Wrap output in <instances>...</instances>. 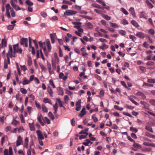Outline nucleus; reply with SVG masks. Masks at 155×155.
I'll list each match as a JSON object with an SVG mask.
<instances>
[{"mask_svg": "<svg viewBox=\"0 0 155 155\" xmlns=\"http://www.w3.org/2000/svg\"><path fill=\"white\" fill-rule=\"evenodd\" d=\"M104 94V91L103 90H101L100 92V96L97 95V97H103Z\"/></svg>", "mask_w": 155, "mask_h": 155, "instance_id": "obj_56", "label": "nucleus"}, {"mask_svg": "<svg viewBox=\"0 0 155 155\" xmlns=\"http://www.w3.org/2000/svg\"><path fill=\"white\" fill-rule=\"evenodd\" d=\"M50 37L51 39V42L53 44L54 43V40L53 37V35L52 34H50Z\"/></svg>", "mask_w": 155, "mask_h": 155, "instance_id": "obj_53", "label": "nucleus"}, {"mask_svg": "<svg viewBox=\"0 0 155 155\" xmlns=\"http://www.w3.org/2000/svg\"><path fill=\"white\" fill-rule=\"evenodd\" d=\"M119 33L120 34L123 35H125L126 34V32L123 30H120L119 31Z\"/></svg>", "mask_w": 155, "mask_h": 155, "instance_id": "obj_44", "label": "nucleus"}, {"mask_svg": "<svg viewBox=\"0 0 155 155\" xmlns=\"http://www.w3.org/2000/svg\"><path fill=\"white\" fill-rule=\"evenodd\" d=\"M59 62L58 59H54L52 61V65L53 68L55 69L56 68V65L58 64Z\"/></svg>", "mask_w": 155, "mask_h": 155, "instance_id": "obj_5", "label": "nucleus"}, {"mask_svg": "<svg viewBox=\"0 0 155 155\" xmlns=\"http://www.w3.org/2000/svg\"><path fill=\"white\" fill-rule=\"evenodd\" d=\"M46 45L48 50L50 51L51 50V48L49 41H46Z\"/></svg>", "mask_w": 155, "mask_h": 155, "instance_id": "obj_31", "label": "nucleus"}, {"mask_svg": "<svg viewBox=\"0 0 155 155\" xmlns=\"http://www.w3.org/2000/svg\"><path fill=\"white\" fill-rule=\"evenodd\" d=\"M28 39L24 38H21L20 41V43L21 45H24L26 47H27L28 46Z\"/></svg>", "mask_w": 155, "mask_h": 155, "instance_id": "obj_2", "label": "nucleus"}, {"mask_svg": "<svg viewBox=\"0 0 155 155\" xmlns=\"http://www.w3.org/2000/svg\"><path fill=\"white\" fill-rule=\"evenodd\" d=\"M139 16L140 18H146L145 16V13L143 12H140V13Z\"/></svg>", "mask_w": 155, "mask_h": 155, "instance_id": "obj_23", "label": "nucleus"}, {"mask_svg": "<svg viewBox=\"0 0 155 155\" xmlns=\"http://www.w3.org/2000/svg\"><path fill=\"white\" fill-rule=\"evenodd\" d=\"M143 86L146 87H153V85L144 82L143 85Z\"/></svg>", "mask_w": 155, "mask_h": 155, "instance_id": "obj_47", "label": "nucleus"}, {"mask_svg": "<svg viewBox=\"0 0 155 155\" xmlns=\"http://www.w3.org/2000/svg\"><path fill=\"white\" fill-rule=\"evenodd\" d=\"M23 143V141L22 138L21 136H18L16 140V145L17 146H18L19 145L22 144Z\"/></svg>", "mask_w": 155, "mask_h": 155, "instance_id": "obj_4", "label": "nucleus"}, {"mask_svg": "<svg viewBox=\"0 0 155 155\" xmlns=\"http://www.w3.org/2000/svg\"><path fill=\"white\" fill-rule=\"evenodd\" d=\"M41 15L44 18H45L47 15L46 13L44 12H41Z\"/></svg>", "mask_w": 155, "mask_h": 155, "instance_id": "obj_54", "label": "nucleus"}, {"mask_svg": "<svg viewBox=\"0 0 155 155\" xmlns=\"http://www.w3.org/2000/svg\"><path fill=\"white\" fill-rule=\"evenodd\" d=\"M58 19V18L56 16H54L50 18V20L52 21H55Z\"/></svg>", "mask_w": 155, "mask_h": 155, "instance_id": "obj_62", "label": "nucleus"}, {"mask_svg": "<svg viewBox=\"0 0 155 155\" xmlns=\"http://www.w3.org/2000/svg\"><path fill=\"white\" fill-rule=\"evenodd\" d=\"M28 96H29V97L31 98V101H33L34 100L35 96L33 95L32 94H28Z\"/></svg>", "mask_w": 155, "mask_h": 155, "instance_id": "obj_51", "label": "nucleus"}, {"mask_svg": "<svg viewBox=\"0 0 155 155\" xmlns=\"http://www.w3.org/2000/svg\"><path fill=\"white\" fill-rule=\"evenodd\" d=\"M99 48L103 50H104L105 49L108 48V46L104 44H103L102 46L100 47Z\"/></svg>", "mask_w": 155, "mask_h": 155, "instance_id": "obj_27", "label": "nucleus"}, {"mask_svg": "<svg viewBox=\"0 0 155 155\" xmlns=\"http://www.w3.org/2000/svg\"><path fill=\"white\" fill-rule=\"evenodd\" d=\"M29 126L31 130L33 131L35 130V127L33 124L29 123Z\"/></svg>", "mask_w": 155, "mask_h": 155, "instance_id": "obj_37", "label": "nucleus"}, {"mask_svg": "<svg viewBox=\"0 0 155 155\" xmlns=\"http://www.w3.org/2000/svg\"><path fill=\"white\" fill-rule=\"evenodd\" d=\"M142 46L144 48H148L149 44L147 42H145L143 43Z\"/></svg>", "mask_w": 155, "mask_h": 155, "instance_id": "obj_48", "label": "nucleus"}, {"mask_svg": "<svg viewBox=\"0 0 155 155\" xmlns=\"http://www.w3.org/2000/svg\"><path fill=\"white\" fill-rule=\"evenodd\" d=\"M131 24L136 27H138L139 25L138 23L134 20H132L131 21Z\"/></svg>", "mask_w": 155, "mask_h": 155, "instance_id": "obj_34", "label": "nucleus"}, {"mask_svg": "<svg viewBox=\"0 0 155 155\" xmlns=\"http://www.w3.org/2000/svg\"><path fill=\"white\" fill-rule=\"evenodd\" d=\"M145 129L146 130H147L148 131L150 132H153L152 128L150 126H145Z\"/></svg>", "mask_w": 155, "mask_h": 155, "instance_id": "obj_30", "label": "nucleus"}, {"mask_svg": "<svg viewBox=\"0 0 155 155\" xmlns=\"http://www.w3.org/2000/svg\"><path fill=\"white\" fill-rule=\"evenodd\" d=\"M9 10H8V9L6 10V15L8 18H11V16Z\"/></svg>", "mask_w": 155, "mask_h": 155, "instance_id": "obj_49", "label": "nucleus"}, {"mask_svg": "<svg viewBox=\"0 0 155 155\" xmlns=\"http://www.w3.org/2000/svg\"><path fill=\"white\" fill-rule=\"evenodd\" d=\"M150 102L151 104L155 106V100L150 99Z\"/></svg>", "mask_w": 155, "mask_h": 155, "instance_id": "obj_64", "label": "nucleus"}, {"mask_svg": "<svg viewBox=\"0 0 155 155\" xmlns=\"http://www.w3.org/2000/svg\"><path fill=\"white\" fill-rule=\"evenodd\" d=\"M121 23L124 25H127L128 24V22L125 19H123L121 20Z\"/></svg>", "mask_w": 155, "mask_h": 155, "instance_id": "obj_28", "label": "nucleus"}, {"mask_svg": "<svg viewBox=\"0 0 155 155\" xmlns=\"http://www.w3.org/2000/svg\"><path fill=\"white\" fill-rule=\"evenodd\" d=\"M148 82L150 83H155V80L152 79H149L147 80Z\"/></svg>", "mask_w": 155, "mask_h": 155, "instance_id": "obj_61", "label": "nucleus"}, {"mask_svg": "<svg viewBox=\"0 0 155 155\" xmlns=\"http://www.w3.org/2000/svg\"><path fill=\"white\" fill-rule=\"evenodd\" d=\"M56 100L58 101V102L59 103L60 106L61 107H63V105L62 104V102L61 101L59 98H56Z\"/></svg>", "mask_w": 155, "mask_h": 155, "instance_id": "obj_52", "label": "nucleus"}, {"mask_svg": "<svg viewBox=\"0 0 155 155\" xmlns=\"http://www.w3.org/2000/svg\"><path fill=\"white\" fill-rule=\"evenodd\" d=\"M2 47H6L7 45V41L5 39H2Z\"/></svg>", "mask_w": 155, "mask_h": 155, "instance_id": "obj_17", "label": "nucleus"}, {"mask_svg": "<svg viewBox=\"0 0 155 155\" xmlns=\"http://www.w3.org/2000/svg\"><path fill=\"white\" fill-rule=\"evenodd\" d=\"M53 107L54 111H58V105L56 102L54 105H53Z\"/></svg>", "mask_w": 155, "mask_h": 155, "instance_id": "obj_35", "label": "nucleus"}, {"mask_svg": "<svg viewBox=\"0 0 155 155\" xmlns=\"http://www.w3.org/2000/svg\"><path fill=\"white\" fill-rule=\"evenodd\" d=\"M120 10L125 15H128V13L127 11L124 8H120Z\"/></svg>", "mask_w": 155, "mask_h": 155, "instance_id": "obj_33", "label": "nucleus"}, {"mask_svg": "<svg viewBox=\"0 0 155 155\" xmlns=\"http://www.w3.org/2000/svg\"><path fill=\"white\" fill-rule=\"evenodd\" d=\"M25 3L28 5L32 6L33 5V3L30 0H26L25 2Z\"/></svg>", "mask_w": 155, "mask_h": 155, "instance_id": "obj_25", "label": "nucleus"}, {"mask_svg": "<svg viewBox=\"0 0 155 155\" xmlns=\"http://www.w3.org/2000/svg\"><path fill=\"white\" fill-rule=\"evenodd\" d=\"M20 67L21 69L24 71H25L27 69L26 67L24 65L23 66L20 65Z\"/></svg>", "mask_w": 155, "mask_h": 155, "instance_id": "obj_63", "label": "nucleus"}, {"mask_svg": "<svg viewBox=\"0 0 155 155\" xmlns=\"http://www.w3.org/2000/svg\"><path fill=\"white\" fill-rule=\"evenodd\" d=\"M38 43L41 49H43L44 51H45L46 50V48L45 42L42 43L41 41H40Z\"/></svg>", "mask_w": 155, "mask_h": 155, "instance_id": "obj_9", "label": "nucleus"}, {"mask_svg": "<svg viewBox=\"0 0 155 155\" xmlns=\"http://www.w3.org/2000/svg\"><path fill=\"white\" fill-rule=\"evenodd\" d=\"M136 95L140 97V98L142 100L145 99L146 97V96L143 93L139 91L136 94Z\"/></svg>", "mask_w": 155, "mask_h": 155, "instance_id": "obj_6", "label": "nucleus"}, {"mask_svg": "<svg viewBox=\"0 0 155 155\" xmlns=\"http://www.w3.org/2000/svg\"><path fill=\"white\" fill-rule=\"evenodd\" d=\"M110 24L111 27L115 28H118L119 26L116 23L110 22Z\"/></svg>", "mask_w": 155, "mask_h": 155, "instance_id": "obj_20", "label": "nucleus"}, {"mask_svg": "<svg viewBox=\"0 0 155 155\" xmlns=\"http://www.w3.org/2000/svg\"><path fill=\"white\" fill-rule=\"evenodd\" d=\"M92 119L95 122H96L98 121V119L96 117L95 114H93L92 116Z\"/></svg>", "mask_w": 155, "mask_h": 155, "instance_id": "obj_38", "label": "nucleus"}, {"mask_svg": "<svg viewBox=\"0 0 155 155\" xmlns=\"http://www.w3.org/2000/svg\"><path fill=\"white\" fill-rule=\"evenodd\" d=\"M28 137H26L25 140V147L27 148H28Z\"/></svg>", "mask_w": 155, "mask_h": 155, "instance_id": "obj_19", "label": "nucleus"}, {"mask_svg": "<svg viewBox=\"0 0 155 155\" xmlns=\"http://www.w3.org/2000/svg\"><path fill=\"white\" fill-rule=\"evenodd\" d=\"M9 48L8 53L7 54V58L8 63L10 64V61L9 58H12V57H15L16 52L18 54H21L22 50L21 48H19L18 44V43L16 45H13L14 49V53H12L13 49L12 45H9Z\"/></svg>", "mask_w": 155, "mask_h": 155, "instance_id": "obj_1", "label": "nucleus"}, {"mask_svg": "<svg viewBox=\"0 0 155 155\" xmlns=\"http://www.w3.org/2000/svg\"><path fill=\"white\" fill-rule=\"evenodd\" d=\"M19 124V122L15 119H14L12 122V124L15 126L18 125Z\"/></svg>", "mask_w": 155, "mask_h": 155, "instance_id": "obj_24", "label": "nucleus"}, {"mask_svg": "<svg viewBox=\"0 0 155 155\" xmlns=\"http://www.w3.org/2000/svg\"><path fill=\"white\" fill-rule=\"evenodd\" d=\"M41 108L43 112L46 113L48 112V109L45 105L42 104L41 106Z\"/></svg>", "mask_w": 155, "mask_h": 155, "instance_id": "obj_26", "label": "nucleus"}, {"mask_svg": "<svg viewBox=\"0 0 155 155\" xmlns=\"http://www.w3.org/2000/svg\"><path fill=\"white\" fill-rule=\"evenodd\" d=\"M85 27L87 29H91L93 28V25L90 22H87L85 24Z\"/></svg>", "mask_w": 155, "mask_h": 155, "instance_id": "obj_8", "label": "nucleus"}, {"mask_svg": "<svg viewBox=\"0 0 155 155\" xmlns=\"http://www.w3.org/2000/svg\"><path fill=\"white\" fill-rule=\"evenodd\" d=\"M20 91L23 94H25L27 93V90L24 89V88H20Z\"/></svg>", "mask_w": 155, "mask_h": 155, "instance_id": "obj_36", "label": "nucleus"}, {"mask_svg": "<svg viewBox=\"0 0 155 155\" xmlns=\"http://www.w3.org/2000/svg\"><path fill=\"white\" fill-rule=\"evenodd\" d=\"M49 83L53 88H55V87L53 81L52 79H50L49 81Z\"/></svg>", "mask_w": 155, "mask_h": 155, "instance_id": "obj_42", "label": "nucleus"}, {"mask_svg": "<svg viewBox=\"0 0 155 155\" xmlns=\"http://www.w3.org/2000/svg\"><path fill=\"white\" fill-rule=\"evenodd\" d=\"M30 82V81L29 80L26 79L24 78L22 82V84L23 85L27 84L29 83Z\"/></svg>", "mask_w": 155, "mask_h": 155, "instance_id": "obj_22", "label": "nucleus"}, {"mask_svg": "<svg viewBox=\"0 0 155 155\" xmlns=\"http://www.w3.org/2000/svg\"><path fill=\"white\" fill-rule=\"evenodd\" d=\"M129 11L130 12V14L133 17H135V11L134 8H130L129 10Z\"/></svg>", "mask_w": 155, "mask_h": 155, "instance_id": "obj_16", "label": "nucleus"}, {"mask_svg": "<svg viewBox=\"0 0 155 155\" xmlns=\"http://www.w3.org/2000/svg\"><path fill=\"white\" fill-rule=\"evenodd\" d=\"M47 91L51 97L53 96V92L51 89L50 86H48L47 88Z\"/></svg>", "mask_w": 155, "mask_h": 155, "instance_id": "obj_12", "label": "nucleus"}, {"mask_svg": "<svg viewBox=\"0 0 155 155\" xmlns=\"http://www.w3.org/2000/svg\"><path fill=\"white\" fill-rule=\"evenodd\" d=\"M43 102L45 103H48L51 105L52 104L50 100L47 97H45L44 99Z\"/></svg>", "mask_w": 155, "mask_h": 155, "instance_id": "obj_21", "label": "nucleus"}, {"mask_svg": "<svg viewBox=\"0 0 155 155\" xmlns=\"http://www.w3.org/2000/svg\"><path fill=\"white\" fill-rule=\"evenodd\" d=\"M133 146L136 148H139L140 149L141 148V146L139 144L134 142V143L133 144Z\"/></svg>", "mask_w": 155, "mask_h": 155, "instance_id": "obj_40", "label": "nucleus"}, {"mask_svg": "<svg viewBox=\"0 0 155 155\" xmlns=\"http://www.w3.org/2000/svg\"><path fill=\"white\" fill-rule=\"evenodd\" d=\"M102 15L103 17L104 18H105V19L108 21L110 20L111 19L110 17L109 16L107 15L104 14H102Z\"/></svg>", "mask_w": 155, "mask_h": 155, "instance_id": "obj_29", "label": "nucleus"}, {"mask_svg": "<svg viewBox=\"0 0 155 155\" xmlns=\"http://www.w3.org/2000/svg\"><path fill=\"white\" fill-rule=\"evenodd\" d=\"M77 12L74 11L67 10L64 12V14L67 15H75Z\"/></svg>", "mask_w": 155, "mask_h": 155, "instance_id": "obj_3", "label": "nucleus"}, {"mask_svg": "<svg viewBox=\"0 0 155 155\" xmlns=\"http://www.w3.org/2000/svg\"><path fill=\"white\" fill-rule=\"evenodd\" d=\"M11 15L12 17H15V12L13 9H11L10 11Z\"/></svg>", "mask_w": 155, "mask_h": 155, "instance_id": "obj_39", "label": "nucleus"}, {"mask_svg": "<svg viewBox=\"0 0 155 155\" xmlns=\"http://www.w3.org/2000/svg\"><path fill=\"white\" fill-rule=\"evenodd\" d=\"M145 2L149 8H152L153 7V5L148 0H146Z\"/></svg>", "mask_w": 155, "mask_h": 155, "instance_id": "obj_11", "label": "nucleus"}, {"mask_svg": "<svg viewBox=\"0 0 155 155\" xmlns=\"http://www.w3.org/2000/svg\"><path fill=\"white\" fill-rule=\"evenodd\" d=\"M141 150L143 152H149L151 151V148H147L144 147H142L140 148Z\"/></svg>", "mask_w": 155, "mask_h": 155, "instance_id": "obj_13", "label": "nucleus"}, {"mask_svg": "<svg viewBox=\"0 0 155 155\" xmlns=\"http://www.w3.org/2000/svg\"><path fill=\"white\" fill-rule=\"evenodd\" d=\"M57 90L58 91L59 94L61 95H63L64 94V92L63 89L60 87H58L57 88Z\"/></svg>", "mask_w": 155, "mask_h": 155, "instance_id": "obj_15", "label": "nucleus"}, {"mask_svg": "<svg viewBox=\"0 0 155 155\" xmlns=\"http://www.w3.org/2000/svg\"><path fill=\"white\" fill-rule=\"evenodd\" d=\"M62 3H63L67 4L70 5L72 4V3L71 2L67 0H63Z\"/></svg>", "mask_w": 155, "mask_h": 155, "instance_id": "obj_55", "label": "nucleus"}, {"mask_svg": "<svg viewBox=\"0 0 155 155\" xmlns=\"http://www.w3.org/2000/svg\"><path fill=\"white\" fill-rule=\"evenodd\" d=\"M96 1L100 4H101L104 6H106L105 4L102 0H96Z\"/></svg>", "mask_w": 155, "mask_h": 155, "instance_id": "obj_46", "label": "nucleus"}, {"mask_svg": "<svg viewBox=\"0 0 155 155\" xmlns=\"http://www.w3.org/2000/svg\"><path fill=\"white\" fill-rule=\"evenodd\" d=\"M48 116L51 118L52 119V120H53L54 118V115H53V114H52V113H51V112H49L48 113Z\"/></svg>", "mask_w": 155, "mask_h": 155, "instance_id": "obj_41", "label": "nucleus"}, {"mask_svg": "<svg viewBox=\"0 0 155 155\" xmlns=\"http://www.w3.org/2000/svg\"><path fill=\"white\" fill-rule=\"evenodd\" d=\"M136 35L137 37L141 39H143L145 37L144 34L142 32H137L136 34Z\"/></svg>", "mask_w": 155, "mask_h": 155, "instance_id": "obj_7", "label": "nucleus"}, {"mask_svg": "<svg viewBox=\"0 0 155 155\" xmlns=\"http://www.w3.org/2000/svg\"><path fill=\"white\" fill-rule=\"evenodd\" d=\"M64 100L66 103H67L69 100L68 97L67 95H65L64 97Z\"/></svg>", "mask_w": 155, "mask_h": 155, "instance_id": "obj_58", "label": "nucleus"}, {"mask_svg": "<svg viewBox=\"0 0 155 155\" xmlns=\"http://www.w3.org/2000/svg\"><path fill=\"white\" fill-rule=\"evenodd\" d=\"M140 104L143 105L144 106V107L146 109H148L149 107V104L145 101H140Z\"/></svg>", "mask_w": 155, "mask_h": 155, "instance_id": "obj_10", "label": "nucleus"}, {"mask_svg": "<svg viewBox=\"0 0 155 155\" xmlns=\"http://www.w3.org/2000/svg\"><path fill=\"white\" fill-rule=\"evenodd\" d=\"M86 111L85 110V107L83 108L81 111V113L84 115L86 114Z\"/></svg>", "mask_w": 155, "mask_h": 155, "instance_id": "obj_60", "label": "nucleus"}, {"mask_svg": "<svg viewBox=\"0 0 155 155\" xmlns=\"http://www.w3.org/2000/svg\"><path fill=\"white\" fill-rule=\"evenodd\" d=\"M14 27V25H10L8 26L7 28L8 30H12L13 29Z\"/></svg>", "mask_w": 155, "mask_h": 155, "instance_id": "obj_57", "label": "nucleus"}, {"mask_svg": "<svg viewBox=\"0 0 155 155\" xmlns=\"http://www.w3.org/2000/svg\"><path fill=\"white\" fill-rule=\"evenodd\" d=\"M40 66L42 71L44 72H45L46 71V68L44 65L41 64L40 65Z\"/></svg>", "mask_w": 155, "mask_h": 155, "instance_id": "obj_50", "label": "nucleus"}, {"mask_svg": "<svg viewBox=\"0 0 155 155\" xmlns=\"http://www.w3.org/2000/svg\"><path fill=\"white\" fill-rule=\"evenodd\" d=\"M43 120L44 122H46L48 124H49L50 123V120L47 117H45Z\"/></svg>", "mask_w": 155, "mask_h": 155, "instance_id": "obj_32", "label": "nucleus"}, {"mask_svg": "<svg viewBox=\"0 0 155 155\" xmlns=\"http://www.w3.org/2000/svg\"><path fill=\"white\" fill-rule=\"evenodd\" d=\"M6 10L8 9V10H10V11H11V9H13L10 6V5L9 4H6Z\"/></svg>", "mask_w": 155, "mask_h": 155, "instance_id": "obj_59", "label": "nucleus"}, {"mask_svg": "<svg viewBox=\"0 0 155 155\" xmlns=\"http://www.w3.org/2000/svg\"><path fill=\"white\" fill-rule=\"evenodd\" d=\"M89 143H91V144H92L93 143L89 139H86V142L83 143V144L86 146H88V144Z\"/></svg>", "mask_w": 155, "mask_h": 155, "instance_id": "obj_18", "label": "nucleus"}, {"mask_svg": "<svg viewBox=\"0 0 155 155\" xmlns=\"http://www.w3.org/2000/svg\"><path fill=\"white\" fill-rule=\"evenodd\" d=\"M132 97L134 98L135 99H137V97H135V96H130L129 97V99L134 104H135L136 105H139V104L137 103V102L134 101V100H133L132 98Z\"/></svg>", "mask_w": 155, "mask_h": 155, "instance_id": "obj_14", "label": "nucleus"}, {"mask_svg": "<svg viewBox=\"0 0 155 155\" xmlns=\"http://www.w3.org/2000/svg\"><path fill=\"white\" fill-rule=\"evenodd\" d=\"M129 38L134 41H135L137 40L136 37L133 35H130L129 36Z\"/></svg>", "mask_w": 155, "mask_h": 155, "instance_id": "obj_43", "label": "nucleus"}, {"mask_svg": "<svg viewBox=\"0 0 155 155\" xmlns=\"http://www.w3.org/2000/svg\"><path fill=\"white\" fill-rule=\"evenodd\" d=\"M114 108L117 110H119L120 111H122L123 109V108L120 107L116 105H115L114 106Z\"/></svg>", "mask_w": 155, "mask_h": 155, "instance_id": "obj_45", "label": "nucleus"}]
</instances>
